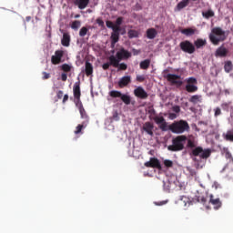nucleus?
I'll list each match as a JSON object with an SVG mask.
<instances>
[{
  "label": "nucleus",
  "instance_id": "obj_1",
  "mask_svg": "<svg viewBox=\"0 0 233 233\" xmlns=\"http://www.w3.org/2000/svg\"><path fill=\"white\" fill-rule=\"evenodd\" d=\"M227 39V35L225 31L221 27H213L210 35L209 40L215 46L219 45L220 42L225 41Z\"/></svg>",
  "mask_w": 233,
  "mask_h": 233
},
{
  "label": "nucleus",
  "instance_id": "obj_2",
  "mask_svg": "<svg viewBox=\"0 0 233 233\" xmlns=\"http://www.w3.org/2000/svg\"><path fill=\"white\" fill-rule=\"evenodd\" d=\"M168 130L173 134H183L190 130V126H188V122L185 120L175 121L168 126Z\"/></svg>",
  "mask_w": 233,
  "mask_h": 233
},
{
  "label": "nucleus",
  "instance_id": "obj_3",
  "mask_svg": "<svg viewBox=\"0 0 233 233\" xmlns=\"http://www.w3.org/2000/svg\"><path fill=\"white\" fill-rule=\"evenodd\" d=\"M185 141H187V136L181 135L172 140V145L167 147V150L170 152H179L185 148Z\"/></svg>",
  "mask_w": 233,
  "mask_h": 233
},
{
  "label": "nucleus",
  "instance_id": "obj_4",
  "mask_svg": "<svg viewBox=\"0 0 233 233\" xmlns=\"http://www.w3.org/2000/svg\"><path fill=\"white\" fill-rule=\"evenodd\" d=\"M179 46L180 50L186 54H194L196 52V46L188 40L180 42Z\"/></svg>",
  "mask_w": 233,
  "mask_h": 233
},
{
  "label": "nucleus",
  "instance_id": "obj_5",
  "mask_svg": "<svg viewBox=\"0 0 233 233\" xmlns=\"http://www.w3.org/2000/svg\"><path fill=\"white\" fill-rule=\"evenodd\" d=\"M186 90L189 94H194V92H198V79L194 77H189L186 80Z\"/></svg>",
  "mask_w": 233,
  "mask_h": 233
},
{
  "label": "nucleus",
  "instance_id": "obj_6",
  "mask_svg": "<svg viewBox=\"0 0 233 233\" xmlns=\"http://www.w3.org/2000/svg\"><path fill=\"white\" fill-rule=\"evenodd\" d=\"M108 60L110 61L111 66H114V68H118V70H127V68H128V66L127 64H119L121 60H117V58H116V56L114 55L110 56Z\"/></svg>",
  "mask_w": 233,
  "mask_h": 233
},
{
  "label": "nucleus",
  "instance_id": "obj_7",
  "mask_svg": "<svg viewBox=\"0 0 233 233\" xmlns=\"http://www.w3.org/2000/svg\"><path fill=\"white\" fill-rule=\"evenodd\" d=\"M80 85H81L80 82H76V83H75V85L73 86V94H74L76 105L81 103V86H80Z\"/></svg>",
  "mask_w": 233,
  "mask_h": 233
},
{
  "label": "nucleus",
  "instance_id": "obj_8",
  "mask_svg": "<svg viewBox=\"0 0 233 233\" xmlns=\"http://www.w3.org/2000/svg\"><path fill=\"white\" fill-rule=\"evenodd\" d=\"M167 79L172 85H176L177 86H181L183 85V81H181V76L174 75V74H167Z\"/></svg>",
  "mask_w": 233,
  "mask_h": 233
},
{
  "label": "nucleus",
  "instance_id": "obj_9",
  "mask_svg": "<svg viewBox=\"0 0 233 233\" xmlns=\"http://www.w3.org/2000/svg\"><path fill=\"white\" fill-rule=\"evenodd\" d=\"M134 96L138 99H148V93L145 91L143 86H137L134 89Z\"/></svg>",
  "mask_w": 233,
  "mask_h": 233
},
{
  "label": "nucleus",
  "instance_id": "obj_10",
  "mask_svg": "<svg viewBox=\"0 0 233 233\" xmlns=\"http://www.w3.org/2000/svg\"><path fill=\"white\" fill-rule=\"evenodd\" d=\"M129 57H132V53L128 52L123 47L120 48L116 55V60H120V61H123V59H129Z\"/></svg>",
  "mask_w": 233,
  "mask_h": 233
},
{
  "label": "nucleus",
  "instance_id": "obj_11",
  "mask_svg": "<svg viewBox=\"0 0 233 233\" xmlns=\"http://www.w3.org/2000/svg\"><path fill=\"white\" fill-rule=\"evenodd\" d=\"M65 56V51L63 50H56L55 52V55L51 57V62L53 65H59L61 63V59H63V56Z\"/></svg>",
  "mask_w": 233,
  "mask_h": 233
},
{
  "label": "nucleus",
  "instance_id": "obj_12",
  "mask_svg": "<svg viewBox=\"0 0 233 233\" xmlns=\"http://www.w3.org/2000/svg\"><path fill=\"white\" fill-rule=\"evenodd\" d=\"M228 56V49L225 47V46H220V47H218V49L215 51V56L225 58Z\"/></svg>",
  "mask_w": 233,
  "mask_h": 233
},
{
  "label": "nucleus",
  "instance_id": "obj_13",
  "mask_svg": "<svg viewBox=\"0 0 233 233\" xmlns=\"http://www.w3.org/2000/svg\"><path fill=\"white\" fill-rule=\"evenodd\" d=\"M132 83V76H125L121 77L118 81L119 88H125V86H128Z\"/></svg>",
  "mask_w": 233,
  "mask_h": 233
},
{
  "label": "nucleus",
  "instance_id": "obj_14",
  "mask_svg": "<svg viewBox=\"0 0 233 233\" xmlns=\"http://www.w3.org/2000/svg\"><path fill=\"white\" fill-rule=\"evenodd\" d=\"M142 130L147 133L148 136H154V124H152V122H146L143 125Z\"/></svg>",
  "mask_w": 233,
  "mask_h": 233
},
{
  "label": "nucleus",
  "instance_id": "obj_15",
  "mask_svg": "<svg viewBox=\"0 0 233 233\" xmlns=\"http://www.w3.org/2000/svg\"><path fill=\"white\" fill-rule=\"evenodd\" d=\"M190 156H194L195 157L199 156L201 159H205V150H203V147H198L191 151Z\"/></svg>",
  "mask_w": 233,
  "mask_h": 233
},
{
  "label": "nucleus",
  "instance_id": "obj_16",
  "mask_svg": "<svg viewBox=\"0 0 233 233\" xmlns=\"http://www.w3.org/2000/svg\"><path fill=\"white\" fill-rule=\"evenodd\" d=\"M74 4L79 8V10H85L90 4V0H75Z\"/></svg>",
  "mask_w": 233,
  "mask_h": 233
},
{
  "label": "nucleus",
  "instance_id": "obj_17",
  "mask_svg": "<svg viewBox=\"0 0 233 233\" xmlns=\"http://www.w3.org/2000/svg\"><path fill=\"white\" fill-rule=\"evenodd\" d=\"M79 112L82 119H86L88 121V115L86 114V111L85 110V107L83 106L82 102H78V104H76Z\"/></svg>",
  "mask_w": 233,
  "mask_h": 233
},
{
  "label": "nucleus",
  "instance_id": "obj_18",
  "mask_svg": "<svg viewBox=\"0 0 233 233\" xmlns=\"http://www.w3.org/2000/svg\"><path fill=\"white\" fill-rule=\"evenodd\" d=\"M198 30L196 28L188 27L185 29H181L180 33L183 34V35H187V37H191V35H194Z\"/></svg>",
  "mask_w": 233,
  "mask_h": 233
},
{
  "label": "nucleus",
  "instance_id": "obj_19",
  "mask_svg": "<svg viewBox=\"0 0 233 233\" xmlns=\"http://www.w3.org/2000/svg\"><path fill=\"white\" fill-rule=\"evenodd\" d=\"M209 202L214 206L215 209H219V208L222 206L221 200L219 198H214L213 195H210Z\"/></svg>",
  "mask_w": 233,
  "mask_h": 233
},
{
  "label": "nucleus",
  "instance_id": "obj_20",
  "mask_svg": "<svg viewBox=\"0 0 233 233\" xmlns=\"http://www.w3.org/2000/svg\"><path fill=\"white\" fill-rule=\"evenodd\" d=\"M61 45L63 46H70V35L68 33H64L61 40Z\"/></svg>",
  "mask_w": 233,
  "mask_h": 233
},
{
  "label": "nucleus",
  "instance_id": "obj_21",
  "mask_svg": "<svg viewBox=\"0 0 233 233\" xmlns=\"http://www.w3.org/2000/svg\"><path fill=\"white\" fill-rule=\"evenodd\" d=\"M156 35H157V31L156 29L149 28L147 30V39H156Z\"/></svg>",
  "mask_w": 233,
  "mask_h": 233
},
{
  "label": "nucleus",
  "instance_id": "obj_22",
  "mask_svg": "<svg viewBox=\"0 0 233 233\" xmlns=\"http://www.w3.org/2000/svg\"><path fill=\"white\" fill-rule=\"evenodd\" d=\"M189 2L188 0H182L180 1L177 5V12H181V10H183V8H187V6H188Z\"/></svg>",
  "mask_w": 233,
  "mask_h": 233
},
{
  "label": "nucleus",
  "instance_id": "obj_23",
  "mask_svg": "<svg viewBox=\"0 0 233 233\" xmlns=\"http://www.w3.org/2000/svg\"><path fill=\"white\" fill-rule=\"evenodd\" d=\"M94 74V66L90 64V62H86V75L88 76Z\"/></svg>",
  "mask_w": 233,
  "mask_h": 233
},
{
  "label": "nucleus",
  "instance_id": "obj_24",
  "mask_svg": "<svg viewBox=\"0 0 233 233\" xmlns=\"http://www.w3.org/2000/svg\"><path fill=\"white\" fill-rule=\"evenodd\" d=\"M151 167L152 168H157L158 170H161V163L157 158H151Z\"/></svg>",
  "mask_w": 233,
  "mask_h": 233
},
{
  "label": "nucleus",
  "instance_id": "obj_25",
  "mask_svg": "<svg viewBox=\"0 0 233 233\" xmlns=\"http://www.w3.org/2000/svg\"><path fill=\"white\" fill-rule=\"evenodd\" d=\"M180 201L184 204V207H190L192 205V200L187 196H181L180 197Z\"/></svg>",
  "mask_w": 233,
  "mask_h": 233
},
{
  "label": "nucleus",
  "instance_id": "obj_26",
  "mask_svg": "<svg viewBox=\"0 0 233 233\" xmlns=\"http://www.w3.org/2000/svg\"><path fill=\"white\" fill-rule=\"evenodd\" d=\"M149 67H150V59H146L140 62V68L142 70H148Z\"/></svg>",
  "mask_w": 233,
  "mask_h": 233
},
{
  "label": "nucleus",
  "instance_id": "obj_27",
  "mask_svg": "<svg viewBox=\"0 0 233 233\" xmlns=\"http://www.w3.org/2000/svg\"><path fill=\"white\" fill-rule=\"evenodd\" d=\"M223 137L226 141L233 142V129L228 130Z\"/></svg>",
  "mask_w": 233,
  "mask_h": 233
},
{
  "label": "nucleus",
  "instance_id": "obj_28",
  "mask_svg": "<svg viewBox=\"0 0 233 233\" xmlns=\"http://www.w3.org/2000/svg\"><path fill=\"white\" fill-rule=\"evenodd\" d=\"M119 41V33H112L111 34V45L114 46L116 43Z\"/></svg>",
  "mask_w": 233,
  "mask_h": 233
},
{
  "label": "nucleus",
  "instance_id": "obj_29",
  "mask_svg": "<svg viewBox=\"0 0 233 233\" xmlns=\"http://www.w3.org/2000/svg\"><path fill=\"white\" fill-rule=\"evenodd\" d=\"M232 61H227L224 65V70L226 73H230L232 71Z\"/></svg>",
  "mask_w": 233,
  "mask_h": 233
},
{
  "label": "nucleus",
  "instance_id": "obj_30",
  "mask_svg": "<svg viewBox=\"0 0 233 233\" xmlns=\"http://www.w3.org/2000/svg\"><path fill=\"white\" fill-rule=\"evenodd\" d=\"M121 101H123V103H125V105H130V102L132 101V99L130 98V96L128 95H124L122 94V96H120Z\"/></svg>",
  "mask_w": 233,
  "mask_h": 233
},
{
  "label": "nucleus",
  "instance_id": "obj_31",
  "mask_svg": "<svg viewBox=\"0 0 233 233\" xmlns=\"http://www.w3.org/2000/svg\"><path fill=\"white\" fill-rule=\"evenodd\" d=\"M85 127H86V125H85V123L83 124H79L75 130V134L76 136H77L78 134H83V128H85Z\"/></svg>",
  "mask_w": 233,
  "mask_h": 233
},
{
  "label": "nucleus",
  "instance_id": "obj_32",
  "mask_svg": "<svg viewBox=\"0 0 233 233\" xmlns=\"http://www.w3.org/2000/svg\"><path fill=\"white\" fill-rule=\"evenodd\" d=\"M127 35H128L129 39H134V37L139 36V33L136 30L131 29L128 31Z\"/></svg>",
  "mask_w": 233,
  "mask_h": 233
},
{
  "label": "nucleus",
  "instance_id": "obj_33",
  "mask_svg": "<svg viewBox=\"0 0 233 233\" xmlns=\"http://www.w3.org/2000/svg\"><path fill=\"white\" fill-rule=\"evenodd\" d=\"M109 96L110 97H121V96H123V93H121V91L112 90L109 92Z\"/></svg>",
  "mask_w": 233,
  "mask_h": 233
},
{
  "label": "nucleus",
  "instance_id": "obj_34",
  "mask_svg": "<svg viewBox=\"0 0 233 233\" xmlns=\"http://www.w3.org/2000/svg\"><path fill=\"white\" fill-rule=\"evenodd\" d=\"M80 26H81V21H78V20H75L71 24V28L73 30H78Z\"/></svg>",
  "mask_w": 233,
  "mask_h": 233
},
{
  "label": "nucleus",
  "instance_id": "obj_35",
  "mask_svg": "<svg viewBox=\"0 0 233 233\" xmlns=\"http://www.w3.org/2000/svg\"><path fill=\"white\" fill-rule=\"evenodd\" d=\"M199 99H201V96L199 95H194L190 97L189 101L190 103H194V105L199 103Z\"/></svg>",
  "mask_w": 233,
  "mask_h": 233
},
{
  "label": "nucleus",
  "instance_id": "obj_36",
  "mask_svg": "<svg viewBox=\"0 0 233 233\" xmlns=\"http://www.w3.org/2000/svg\"><path fill=\"white\" fill-rule=\"evenodd\" d=\"M223 152L225 153V157L228 158V159H230L231 162H232V159H233L232 154L230 153V151H228V148L224 147Z\"/></svg>",
  "mask_w": 233,
  "mask_h": 233
},
{
  "label": "nucleus",
  "instance_id": "obj_37",
  "mask_svg": "<svg viewBox=\"0 0 233 233\" xmlns=\"http://www.w3.org/2000/svg\"><path fill=\"white\" fill-rule=\"evenodd\" d=\"M195 46L197 48H201V46H205V41H203L202 39H198L195 41Z\"/></svg>",
  "mask_w": 233,
  "mask_h": 233
},
{
  "label": "nucleus",
  "instance_id": "obj_38",
  "mask_svg": "<svg viewBox=\"0 0 233 233\" xmlns=\"http://www.w3.org/2000/svg\"><path fill=\"white\" fill-rule=\"evenodd\" d=\"M86 34H88V28H86V26L82 27L79 31L80 37H85Z\"/></svg>",
  "mask_w": 233,
  "mask_h": 233
},
{
  "label": "nucleus",
  "instance_id": "obj_39",
  "mask_svg": "<svg viewBox=\"0 0 233 233\" xmlns=\"http://www.w3.org/2000/svg\"><path fill=\"white\" fill-rule=\"evenodd\" d=\"M164 165L167 168H172V167H174V162L172 160L166 159L164 160Z\"/></svg>",
  "mask_w": 233,
  "mask_h": 233
},
{
  "label": "nucleus",
  "instance_id": "obj_40",
  "mask_svg": "<svg viewBox=\"0 0 233 233\" xmlns=\"http://www.w3.org/2000/svg\"><path fill=\"white\" fill-rule=\"evenodd\" d=\"M61 68H62L63 72H70V70H72V66H70V65H68V64H63L61 66Z\"/></svg>",
  "mask_w": 233,
  "mask_h": 233
},
{
  "label": "nucleus",
  "instance_id": "obj_41",
  "mask_svg": "<svg viewBox=\"0 0 233 233\" xmlns=\"http://www.w3.org/2000/svg\"><path fill=\"white\" fill-rule=\"evenodd\" d=\"M154 121H155V123H157V125H160L165 121V117H163V116H155Z\"/></svg>",
  "mask_w": 233,
  "mask_h": 233
},
{
  "label": "nucleus",
  "instance_id": "obj_42",
  "mask_svg": "<svg viewBox=\"0 0 233 233\" xmlns=\"http://www.w3.org/2000/svg\"><path fill=\"white\" fill-rule=\"evenodd\" d=\"M113 34H119L121 32V26L120 25H113Z\"/></svg>",
  "mask_w": 233,
  "mask_h": 233
},
{
  "label": "nucleus",
  "instance_id": "obj_43",
  "mask_svg": "<svg viewBox=\"0 0 233 233\" xmlns=\"http://www.w3.org/2000/svg\"><path fill=\"white\" fill-rule=\"evenodd\" d=\"M214 16V13L212 12V10H208V11H206L205 13V18L206 19H208L210 17H213Z\"/></svg>",
  "mask_w": 233,
  "mask_h": 233
},
{
  "label": "nucleus",
  "instance_id": "obj_44",
  "mask_svg": "<svg viewBox=\"0 0 233 233\" xmlns=\"http://www.w3.org/2000/svg\"><path fill=\"white\" fill-rule=\"evenodd\" d=\"M212 152H214V150L210 148L205 149V159L210 157V155L212 154Z\"/></svg>",
  "mask_w": 233,
  "mask_h": 233
},
{
  "label": "nucleus",
  "instance_id": "obj_45",
  "mask_svg": "<svg viewBox=\"0 0 233 233\" xmlns=\"http://www.w3.org/2000/svg\"><path fill=\"white\" fill-rule=\"evenodd\" d=\"M159 128L163 132H167V121L166 120H164L163 123L159 125Z\"/></svg>",
  "mask_w": 233,
  "mask_h": 233
},
{
  "label": "nucleus",
  "instance_id": "obj_46",
  "mask_svg": "<svg viewBox=\"0 0 233 233\" xmlns=\"http://www.w3.org/2000/svg\"><path fill=\"white\" fill-rule=\"evenodd\" d=\"M121 25H123V17L120 16L116 18L115 25L121 26Z\"/></svg>",
  "mask_w": 233,
  "mask_h": 233
},
{
  "label": "nucleus",
  "instance_id": "obj_47",
  "mask_svg": "<svg viewBox=\"0 0 233 233\" xmlns=\"http://www.w3.org/2000/svg\"><path fill=\"white\" fill-rule=\"evenodd\" d=\"M106 26L107 28H111V30H112V29L114 28V26H115L114 22L107 20V21L106 22Z\"/></svg>",
  "mask_w": 233,
  "mask_h": 233
},
{
  "label": "nucleus",
  "instance_id": "obj_48",
  "mask_svg": "<svg viewBox=\"0 0 233 233\" xmlns=\"http://www.w3.org/2000/svg\"><path fill=\"white\" fill-rule=\"evenodd\" d=\"M195 201H197V203H205V197H196Z\"/></svg>",
  "mask_w": 233,
  "mask_h": 233
},
{
  "label": "nucleus",
  "instance_id": "obj_49",
  "mask_svg": "<svg viewBox=\"0 0 233 233\" xmlns=\"http://www.w3.org/2000/svg\"><path fill=\"white\" fill-rule=\"evenodd\" d=\"M187 147H188V148H196V144L194 143V141L188 139L187 140Z\"/></svg>",
  "mask_w": 233,
  "mask_h": 233
},
{
  "label": "nucleus",
  "instance_id": "obj_50",
  "mask_svg": "<svg viewBox=\"0 0 233 233\" xmlns=\"http://www.w3.org/2000/svg\"><path fill=\"white\" fill-rule=\"evenodd\" d=\"M111 65L112 64H110V61H109V63L107 62V63L103 64V66H102L103 70H108L110 68Z\"/></svg>",
  "mask_w": 233,
  "mask_h": 233
},
{
  "label": "nucleus",
  "instance_id": "obj_51",
  "mask_svg": "<svg viewBox=\"0 0 233 233\" xmlns=\"http://www.w3.org/2000/svg\"><path fill=\"white\" fill-rule=\"evenodd\" d=\"M137 81H138V83H143V81H145V76H137Z\"/></svg>",
  "mask_w": 233,
  "mask_h": 233
},
{
  "label": "nucleus",
  "instance_id": "obj_52",
  "mask_svg": "<svg viewBox=\"0 0 233 233\" xmlns=\"http://www.w3.org/2000/svg\"><path fill=\"white\" fill-rule=\"evenodd\" d=\"M221 116V108L217 107L215 109V116Z\"/></svg>",
  "mask_w": 233,
  "mask_h": 233
},
{
  "label": "nucleus",
  "instance_id": "obj_53",
  "mask_svg": "<svg viewBox=\"0 0 233 233\" xmlns=\"http://www.w3.org/2000/svg\"><path fill=\"white\" fill-rule=\"evenodd\" d=\"M43 79H50V73L43 72Z\"/></svg>",
  "mask_w": 233,
  "mask_h": 233
},
{
  "label": "nucleus",
  "instance_id": "obj_54",
  "mask_svg": "<svg viewBox=\"0 0 233 233\" xmlns=\"http://www.w3.org/2000/svg\"><path fill=\"white\" fill-rule=\"evenodd\" d=\"M66 79H68V76L66 73H62L61 80L62 81H66Z\"/></svg>",
  "mask_w": 233,
  "mask_h": 233
},
{
  "label": "nucleus",
  "instance_id": "obj_55",
  "mask_svg": "<svg viewBox=\"0 0 233 233\" xmlns=\"http://www.w3.org/2000/svg\"><path fill=\"white\" fill-rule=\"evenodd\" d=\"M56 96H57V99H63V91L59 90Z\"/></svg>",
  "mask_w": 233,
  "mask_h": 233
},
{
  "label": "nucleus",
  "instance_id": "obj_56",
  "mask_svg": "<svg viewBox=\"0 0 233 233\" xmlns=\"http://www.w3.org/2000/svg\"><path fill=\"white\" fill-rule=\"evenodd\" d=\"M96 23L97 25H99V26H103L105 25V22H103V20H101L100 18L96 19Z\"/></svg>",
  "mask_w": 233,
  "mask_h": 233
},
{
  "label": "nucleus",
  "instance_id": "obj_57",
  "mask_svg": "<svg viewBox=\"0 0 233 233\" xmlns=\"http://www.w3.org/2000/svg\"><path fill=\"white\" fill-rule=\"evenodd\" d=\"M145 167H147V168H152V161H147L145 163Z\"/></svg>",
  "mask_w": 233,
  "mask_h": 233
},
{
  "label": "nucleus",
  "instance_id": "obj_58",
  "mask_svg": "<svg viewBox=\"0 0 233 233\" xmlns=\"http://www.w3.org/2000/svg\"><path fill=\"white\" fill-rule=\"evenodd\" d=\"M167 201L156 202V205L161 207L162 205H167Z\"/></svg>",
  "mask_w": 233,
  "mask_h": 233
},
{
  "label": "nucleus",
  "instance_id": "obj_59",
  "mask_svg": "<svg viewBox=\"0 0 233 233\" xmlns=\"http://www.w3.org/2000/svg\"><path fill=\"white\" fill-rule=\"evenodd\" d=\"M173 110L177 114L181 109L179 108L178 106H176L175 107H173Z\"/></svg>",
  "mask_w": 233,
  "mask_h": 233
},
{
  "label": "nucleus",
  "instance_id": "obj_60",
  "mask_svg": "<svg viewBox=\"0 0 233 233\" xmlns=\"http://www.w3.org/2000/svg\"><path fill=\"white\" fill-rule=\"evenodd\" d=\"M68 101V95H65L62 103H66Z\"/></svg>",
  "mask_w": 233,
  "mask_h": 233
},
{
  "label": "nucleus",
  "instance_id": "obj_61",
  "mask_svg": "<svg viewBox=\"0 0 233 233\" xmlns=\"http://www.w3.org/2000/svg\"><path fill=\"white\" fill-rule=\"evenodd\" d=\"M202 16L205 17V11H202Z\"/></svg>",
  "mask_w": 233,
  "mask_h": 233
},
{
  "label": "nucleus",
  "instance_id": "obj_62",
  "mask_svg": "<svg viewBox=\"0 0 233 233\" xmlns=\"http://www.w3.org/2000/svg\"><path fill=\"white\" fill-rule=\"evenodd\" d=\"M75 17H76V19H77V17H79V15H76Z\"/></svg>",
  "mask_w": 233,
  "mask_h": 233
},
{
  "label": "nucleus",
  "instance_id": "obj_63",
  "mask_svg": "<svg viewBox=\"0 0 233 233\" xmlns=\"http://www.w3.org/2000/svg\"><path fill=\"white\" fill-rule=\"evenodd\" d=\"M188 1V3H190V0H187ZM193 1H197V0H193Z\"/></svg>",
  "mask_w": 233,
  "mask_h": 233
}]
</instances>
